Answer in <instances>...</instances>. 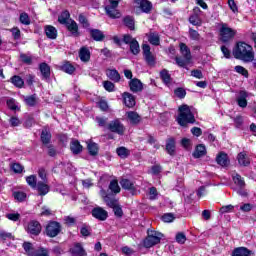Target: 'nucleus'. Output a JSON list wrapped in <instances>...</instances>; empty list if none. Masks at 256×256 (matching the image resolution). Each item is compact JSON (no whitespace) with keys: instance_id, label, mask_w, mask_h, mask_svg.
Returning a JSON list of instances; mask_svg holds the SVG:
<instances>
[{"instance_id":"f257e3e1","label":"nucleus","mask_w":256,"mask_h":256,"mask_svg":"<svg viewBox=\"0 0 256 256\" xmlns=\"http://www.w3.org/2000/svg\"><path fill=\"white\" fill-rule=\"evenodd\" d=\"M233 55L235 59H240L245 63H251L255 59V54L253 53V47L245 42H239L236 48L233 50Z\"/></svg>"},{"instance_id":"f03ea898","label":"nucleus","mask_w":256,"mask_h":256,"mask_svg":"<svg viewBox=\"0 0 256 256\" xmlns=\"http://www.w3.org/2000/svg\"><path fill=\"white\" fill-rule=\"evenodd\" d=\"M178 111V125H181V127H187L189 123H195V116L193 115V112H191V108L187 104L180 106Z\"/></svg>"},{"instance_id":"7ed1b4c3","label":"nucleus","mask_w":256,"mask_h":256,"mask_svg":"<svg viewBox=\"0 0 256 256\" xmlns=\"http://www.w3.org/2000/svg\"><path fill=\"white\" fill-rule=\"evenodd\" d=\"M161 239H163V234L161 232L148 230V236L144 240V247H146V249H151L154 245L161 243Z\"/></svg>"},{"instance_id":"20e7f679","label":"nucleus","mask_w":256,"mask_h":256,"mask_svg":"<svg viewBox=\"0 0 256 256\" xmlns=\"http://www.w3.org/2000/svg\"><path fill=\"white\" fill-rule=\"evenodd\" d=\"M119 7V1L108 0L105 6V11L108 17L111 19H119L121 17V12L117 9Z\"/></svg>"},{"instance_id":"39448f33","label":"nucleus","mask_w":256,"mask_h":256,"mask_svg":"<svg viewBox=\"0 0 256 256\" xmlns=\"http://www.w3.org/2000/svg\"><path fill=\"white\" fill-rule=\"evenodd\" d=\"M237 35V31L230 28L227 24H222L220 28V40L222 43H229Z\"/></svg>"},{"instance_id":"423d86ee","label":"nucleus","mask_w":256,"mask_h":256,"mask_svg":"<svg viewBox=\"0 0 256 256\" xmlns=\"http://www.w3.org/2000/svg\"><path fill=\"white\" fill-rule=\"evenodd\" d=\"M108 129L112 133H117V135H123V133H125V126L121 123L120 119L111 121L108 124Z\"/></svg>"},{"instance_id":"0eeeda50","label":"nucleus","mask_w":256,"mask_h":256,"mask_svg":"<svg viewBox=\"0 0 256 256\" xmlns=\"http://www.w3.org/2000/svg\"><path fill=\"white\" fill-rule=\"evenodd\" d=\"M61 233V224L59 222H50L46 226V234L48 237H57Z\"/></svg>"},{"instance_id":"6e6552de","label":"nucleus","mask_w":256,"mask_h":256,"mask_svg":"<svg viewBox=\"0 0 256 256\" xmlns=\"http://www.w3.org/2000/svg\"><path fill=\"white\" fill-rule=\"evenodd\" d=\"M92 217H94V219H97L98 221H107L109 213L102 207H95L92 210Z\"/></svg>"},{"instance_id":"1a4fd4ad","label":"nucleus","mask_w":256,"mask_h":256,"mask_svg":"<svg viewBox=\"0 0 256 256\" xmlns=\"http://www.w3.org/2000/svg\"><path fill=\"white\" fill-rule=\"evenodd\" d=\"M120 185L123 189H126L127 191H130L132 195H135L137 193V186H135V183H133L129 179H122L120 181Z\"/></svg>"},{"instance_id":"9d476101","label":"nucleus","mask_w":256,"mask_h":256,"mask_svg":"<svg viewBox=\"0 0 256 256\" xmlns=\"http://www.w3.org/2000/svg\"><path fill=\"white\" fill-rule=\"evenodd\" d=\"M27 231L30 235H39L41 233V224L38 221L32 220L28 223Z\"/></svg>"},{"instance_id":"9b49d317","label":"nucleus","mask_w":256,"mask_h":256,"mask_svg":"<svg viewBox=\"0 0 256 256\" xmlns=\"http://www.w3.org/2000/svg\"><path fill=\"white\" fill-rule=\"evenodd\" d=\"M129 87L132 93H139V91H143V83L137 78L130 80Z\"/></svg>"},{"instance_id":"f8f14e48","label":"nucleus","mask_w":256,"mask_h":256,"mask_svg":"<svg viewBox=\"0 0 256 256\" xmlns=\"http://www.w3.org/2000/svg\"><path fill=\"white\" fill-rule=\"evenodd\" d=\"M70 253L73 256H87V252L85 251L81 243H75L74 246L70 248Z\"/></svg>"},{"instance_id":"ddd939ff","label":"nucleus","mask_w":256,"mask_h":256,"mask_svg":"<svg viewBox=\"0 0 256 256\" xmlns=\"http://www.w3.org/2000/svg\"><path fill=\"white\" fill-rule=\"evenodd\" d=\"M122 99L124 101V105L126 107H135V96H133V94L129 93V92H124L122 94Z\"/></svg>"},{"instance_id":"4468645a","label":"nucleus","mask_w":256,"mask_h":256,"mask_svg":"<svg viewBox=\"0 0 256 256\" xmlns=\"http://www.w3.org/2000/svg\"><path fill=\"white\" fill-rule=\"evenodd\" d=\"M66 27L73 37H79V25H77L75 20L70 19V22L66 24Z\"/></svg>"},{"instance_id":"2eb2a0df","label":"nucleus","mask_w":256,"mask_h":256,"mask_svg":"<svg viewBox=\"0 0 256 256\" xmlns=\"http://www.w3.org/2000/svg\"><path fill=\"white\" fill-rule=\"evenodd\" d=\"M126 115L131 125H139V123H141V116H139L137 112L129 111Z\"/></svg>"},{"instance_id":"dca6fc26","label":"nucleus","mask_w":256,"mask_h":256,"mask_svg":"<svg viewBox=\"0 0 256 256\" xmlns=\"http://www.w3.org/2000/svg\"><path fill=\"white\" fill-rule=\"evenodd\" d=\"M237 160L239 165H241L242 167H248V165H251V160L245 152H240L237 156Z\"/></svg>"},{"instance_id":"f3484780","label":"nucleus","mask_w":256,"mask_h":256,"mask_svg":"<svg viewBox=\"0 0 256 256\" xmlns=\"http://www.w3.org/2000/svg\"><path fill=\"white\" fill-rule=\"evenodd\" d=\"M79 57H80V61H83V63H88V61L91 59V51H89V48L87 47L80 48Z\"/></svg>"},{"instance_id":"a211bd4d","label":"nucleus","mask_w":256,"mask_h":256,"mask_svg":"<svg viewBox=\"0 0 256 256\" xmlns=\"http://www.w3.org/2000/svg\"><path fill=\"white\" fill-rule=\"evenodd\" d=\"M40 73L42 75V79H49L51 77V67L47 63H41L39 65Z\"/></svg>"},{"instance_id":"6ab92c4d","label":"nucleus","mask_w":256,"mask_h":256,"mask_svg":"<svg viewBox=\"0 0 256 256\" xmlns=\"http://www.w3.org/2000/svg\"><path fill=\"white\" fill-rule=\"evenodd\" d=\"M216 162L221 167H228L229 166V156H227V154L221 152L220 154L217 155Z\"/></svg>"},{"instance_id":"aec40b11","label":"nucleus","mask_w":256,"mask_h":256,"mask_svg":"<svg viewBox=\"0 0 256 256\" xmlns=\"http://www.w3.org/2000/svg\"><path fill=\"white\" fill-rule=\"evenodd\" d=\"M247 97H249V95L246 91L242 90L239 92V96L237 97V103L239 107H242V109H245V107H247Z\"/></svg>"},{"instance_id":"412c9836","label":"nucleus","mask_w":256,"mask_h":256,"mask_svg":"<svg viewBox=\"0 0 256 256\" xmlns=\"http://www.w3.org/2000/svg\"><path fill=\"white\" fill-rule=\"evenodd\" d=\"M106 75L111 81H114V83H119V81H121V75H119L117 70L108 69Z\"/></svg>"},{"instance_id":"4be33fe9","label":"nucleus","mask_w":256,"mask_h":256,"mask_svg":"<svg viewBox=\"0 0 256 256\" xmlns=\"http://www.w3.org/2000/svg\"><path fill=\"white\" fill-rule=\"evenodd\" d=\"M61 71L67 73L68 75H73L75 73V66L71 62L66 61L60 66Z\"/></svg>"},{"instance_id":"5701e85b","label":"nucleus","mask_w":256,"mask_h":256,"mask_svg":"<svg viewBox=\"0 0 256 256\" xmlns=\"http://www.w3.org/2000/svg\"><path fill=\"white\" fill-rule=\"evenodd\" d=\"M10 82L14 87H17L18 89H23V86L25 85V81H23V78L17 75H14L10 78Z\"/></svg>"},{"instance_id":"b1692460","label":"nucleus","mask_w":256,"mask_h":256,"mask_svg":"<svg viewBox=\"0 0 256 256\" xmlns=\"http://www.w3.org/2000/svg\"><path fill=\"white\" fill-rule=\"evenodd\" d=\"M205 155H207V149L205 148V145H198L193 153V157H195V159H199Z\"/></svg>"},{"instance_id":"393cba45","label":"nucleus","mask_w":256,"mask_h":256,"mask_svg":"<svg viewBox=\"0 0 256 256\" xmlns=\"http://www.w3.org/2000/svg\"><path fill=\"white\" fill-rule=\"evenodd\" d=\"M90 35L94 41H103V39H105V34L99 29H91Z\"/></svg>"},{"instance_id":"a878e982","label":"nucleus","mask_w":256,"mask_h":256,"mask_svg":"<svg viewBox=\"0 0 256 256\" xmlns=\"http://www.w3.org/2000/svg\"><path fill=\"white\" fill-rule=\"evenodd\" d=\"M137 5H140L141 10L143 13H149L151 11V2L148 0H136Z\"/></svg>"},{"instance_id":"bb28decb","label":"nucleus","mask_w":256,"mask_h":256,"mask_svg":"<svg viewBox=\"0 0 256 256\" xmlns=\"http://www.w3.org/2000/svg\"><path fill=\"white\" fill-rule=\"evenodd\" d=\"M251 251L245 247H238L232 252V256H250Z\"/></svg>"},{"instance_id":"cd10ccee","label":"nucleus","mask_w":256,"mask_h":256,"mask_svg":"<svg viewBox=\"0 0 256 256\" xmlns=\"http://www.w3.org/2000/svg\"><path fill=\"white\" fill-rule=\"evenodd\" d=\"M36 189L39 193V195H47L49 193V185L45 182H38L36 185Z\"/></svg>"},{"instance_id":"c85d7f7f","label":"nucleus","mask_w":256,"mask_h":256,"mask_svg":"<svg viewBox=\"0 0 256 256\" xmlns=\"http://www.w3.org/2000/svg\"><path fill=\"white\" fill-rule=\"evenodd\" d=\"M45 33L48 39H57V28L51 25L45 26Z\"/></svg>"},{"instance_id":"c756f323","label":"nucleus","mask_w":256,"mask_h":256,"mask_svg":"<svg viewBox=\"0 0 256 256\" xmlns=\"http://www.w3.org/2000/svg\"><path fill=\"white\" fill-rule=\"evenodd\" d=\"M232 179L235 185H237V187H239L240 189H243V187H245V179L241 177V175H239L238 173L232 174Z\"/></svg>"},{"instance_id":"7c9ffc66","label":"nucleus","mask_w":256,"mask_h":256,"mask_svg":"<svg viewBox=\"0 0 256 256\" xmlns=\"http://www.w3.org/2000/svg\"><path fill=\"white\" fill-rule=\"evenodd\" d=\"M148 41L151 45L158 46L161 43V38L159 37V33L152 32L148 35Z\"/></svg>"},{"instance_id":"2f4dec72","label":"nucleus","mask_w":256,"mask_h":256,"mask_svg":"<svg viewBox=\"0 0 256 256\" xmlns=\"http://www.w3.org/2000/svg\"><path fill=\"white\" fill-rule=\"evenodd\" d=\"M70 149L72 153H74V155H79V153L83 151V146H81V143H79V141L74 140L70 144Z\"/></svg>"},{"instance_id":"473e14b6","label":"nucleus","mask_w":256,"mask_h":256,"mask_svg":"<svg viewBox=\"0 0 256 256\" xmlns=\"http://www.w3.org/2000/svg\"><path fill=\"white\" fill-rule=\"evenodd\" d=\"M69 17H71V14L69 11L65 10L59 15L58 22H60L61 25H67L71 21Z\"/></svg>"},{"instance_id":"72a5a7b5","label":"nucleus","mask_w":256,"mask_h":256,"mask_svg":"<svg viewBox=\"0 0 256 256\" xmlns=\"http://www.w3.org/2000/svg\"><path fill=\"white\" fill-rule=\"evenodd\" d=\"M180 51L186 61H191V50H189L185 43L180 44Z\"/></svg>"},{"instance_id":"f704fd0d","label":"nucleus","mask_w":256,"mask_h":256,"mask_svg":"<svg viewBox=\"0 0 256 256\" xmlns=\"http://www.w3.org/2000/svg\"><path fill=\"white\" fill-rule=\"evenodd\" d=\"M166 151L168 155H175V139L170 138L167 140Z\"/></svg>"},{"instance_id":"c9c22d12","label":"nucleus","mask_w":256,"mask_h":256,"mask_svg":"<svg viewBox=\"0 0 256 256\" xmlns=\"http://www.w3.org/2000/svg\"><path fill=\"white\" fill-rule=\"evenodd\" d=\"M160 77L163 81V83H165L167 85V87H169L171 85V74H169V71L167 70H162L160 72Z\"/></svg>"},{"instance_id":"e433bc0d","label":"nucleus","mask_w":256,"mask_h":256,"mask_svg":"<svg viewBox=\"0 0 256 256\" xmlns=\"http://www.w3.org/2000/svg\"><path fill=\"white\" fill-rule=\"evenodd\" d=\"M124 25L128 27L130 31H135V19L131 16H126L123 19Z\"/></svg>"},{"instance_id":"4c0bfd02","label":"nucleus","mask_w":256,"mask_h":256,"mask_svg":"<svg viewBox=\"0 0 256 256\" xmlns=\"http://www.w3.org/2000/svg\"><path fill=\"white\" fill-rule=\"evenodd\" d=\"M41 141L43 145H49L51 143V133L47 129L42 130Z\"/></svg>"},{"instance_id":"58836bf2","label":"nucleus","mask_w":256,"mask_h":256,"mask_svg":"<svg viewBox=\"0 0 256 256\" xmlns=\"http://www.w3.org/2000/svg\"><path fill=\"white\" fill-rule=\"evenodd\" d=\"M116 153L121 159H127L131 152L126 147H119L116 149Z\"/></svg>"},{"instance_id":"ea45409f","label":"nucleus","mask_w":256,"mask_h":256,"mask_svg":"<svg viewBox=\"0 0 256 256\" xmlns=\"http://www.w3.org/2000/svg\"><path fill=\"white\" fill-rule=\"evenodd\" d=\"M109 189L112 193H121V187H119V182L117 180H112L110 182Z\"/></svg>"},{"instance_id":"a19ab883","label":"nucleus","mask_w":256,"mask_h":256,"mask_svg":"<svg viewBox=\"0 0 256 256\" xmlns=\"http://www.w3.org/2000/svg\"><path fill=\"white\" fill-rule=\"evenodd\" d=\"M130 51L132 55H139L141 48L137 40H134V42L130 44Z\"/></svg>"},{"instance_id":"79ce46f5","label":"nucleus","mask_w":256,"mask_h":256,"mask_svg":"<svg viewBox=\"0 0 256 256\" xmlns=\"http://www.w3.org/2000/svg\"><path fill=\"white\" fill-rule=\"evenodd\" d=\"M26 182L32 189H37V176L30 175L26 177Z\"/></svg>"},{"instance_id":"37998d69","label":"nucleus","mask_w":256,"mask_h":256,"mask_svg":"<svg viewBox=\"0 0 256 256\" xmlns=\"http://www.w3.org/2000/svg\"><path fill=\"white\" fill-rule=\"evenodd\" d=\"M26 255L32 256L35 250H33V244L31 242H24L22 245Z\"/></svg>"},{"instance_id":"c03bdc74","label":"nucleus","mask_w":256,"mask_h":256,"mask_svg":"<svg viewBox=\"0 0 256 256\" xmlns=\"http://www.w3.org/2000/svg\"><path fill=\"white\" fill-rule=\"evenodd\" d=\"M13 197H14V199H16V201L23 203V201H25V199H27V194L25 192L16 191L13 193Z\"/></svg>"},{"instance_id":"a18cd8bd","label":"nucleus","mask_w":256,"mask_h":256,"mask_svg":"<svg viewBox=\"0 0 256 256\" xmlns=\"http://www.w3.org/2000/svg\"><path fill=\"white\" fill-rule=\"evenodd\" d=\"M25 103L29 107H35V105H37V96L36 95L27 96L25 98Z\"/></svg>"},{"instance_id":"49530a36","label":"nucleus","mask_w":256,"mask_h":256,"mask_svg":"<svg viewBox=\"0 0 256 256\" xmlns=\"http://www.w3.org/2000/svg\"><path fill=\"white\" fill-rule=\"evenodd\" d=\"M87 147L90 155L95 156L99 153V146H97V143H89Z\"/></svg>"},{"instance_id":"de8ad7c7","label":"nucleus","mask_w":256,"mask_h":256,"mask_svg":"<svg viewBox=\"0 0 256 256\" xmlns=\"http://www.w3.org/2000/svg\"><path fill=\"white\" fill-rule=\"evenodd\" d=\"M19 21L22 25H31V18H29V14L25 12L20 14Z\"/></svg>"},{"instance_id":"09e8293b","label":"nucleus","mask_w":256,"mask_h":256,"mask_svg":"<svg viewBox=\"0 0 256 256\" xmlns=\"http://www.w3.org/2000/svg\"><path fill=\"white\" fill-rule=\"evenodd\" d=\"M7 107L11 109V111H19V106L17 105V101L15 99L10 98L6 102Z\"/></svg>"},{"instance_id":"8fccbe9b","label":"nucleus","mask_w":256,"mask_h":256,"mask_svg":"<svg viewBox=\"0 0 256 256\" xmlns=\"http://www.w3.org/2000/svg\"><path fill=\"white\" fill-rule=\"evenodd\" d=\"M32 256H49V250H47L44 247H40L34 250V253Z\"/></svg>"},{"instance_id":"3c124183","label":"nucleus","mask_w":256,"mask_h":256,"mask_svg":"<svg viewBox=\"0 0 256 256\" xmlns=\"http://www.w3.org/2000/svg\"><path fill=\"white\" fill-rule=\"evenodd\" d=\"M175 61L178 67H185L186 65H189V61L191 60H187V58L176 57Z\"/></svg>"},{"instance_id":"603ef678","label":"nucleus","mask_w":256,"mask_h":256,"mask_svg":"<svg viewBox=\"0 0 256 256\" xmlns=\"http://www.w3.org/2000/svg\"><path fill=\"white\" fill-rule=\"evenodd\" d=\"M176 97H178V99H185V96L187 95V91H185V89L183 88H177L174 91Z\"/></svg>"},{"instance_id":"864d4df0","label":"nucleus","mask_w":256,"mask_h":256,"mask_svg":"<svg viewBox=\"0 0 256 256\" xmlns=\"http://www.w3.org/2000/svg\"><path fill=\"white\" fill-rule=\"evenodd\" d=\"M103 86L106 91H109V92L115 91V84H113L111 81H104Z\"/></svg>"},{"instance_id":"5fc2aeb1","label":"nucleus","mask_w":256,"mask_h":256,"mask_svg":"<svg viewBox=\"0 0 256 256\" xmlns=\"http://www.w3.org/2000/svg\"><path fill=\"white\" fill-rule=\"evenodd\" d=\"M105 203L108 205V207H111V209H113L114 207L118 206L119 203L117 202V200L115 199H111L109 197L105 198Z\"/></svg>"},{"instance_id":"6e6d98bb","label":"nucleus","mask_w":256,"mask_h":256,"mask_svg":"<svg viewBox=\"0 0 256 256\" xmlns=\"http://www.w3.org/2000/svg\"><path fill=\"white\" fill-rule=\"evenodd\" d=\"M174 219L175 216L172 213H166L162 216V221H164V223H172Z\"/></svg>"},{"instance_id":"4d7b16f0","label":"nucleus","mask_w":256,"mask_h":256,"mask_svg":"<svg viewBox=\"0 0 256 256\" xmlns=\"http://www.w3.org/2000/svg\"><path fill=\"white\" fill-rule=\"evenodd\" d=\"M189 21L192 25H201V19H199L197 14L191 15Z\"/></svg>"},{"instance_id":"13d9d810","label":"nucleus","mask_w":256,"mask_h":256,"mask_svg":"<svg viewBox=\"0 0 256 256\" xmlns=\"http://www.w3.org/2000/svg\"><path fill=\"white\" fill-rule=\"evenodd\" d=\"M176 241L177 243H179L180 245L185 244V241H187V237L185 236L184 233L180 232L176 235Z\"/></svg>"},{"instance_id":"bf43d9fd","label":"nucleus","mask_w":256,"mask_h":256,"mask_svg":"<svg viewBox=\"0 0 256 256\" xmlns=\"http://www.w3.org/2000/svg\"><path fill=\"white\" fill-rule=\"evenodd\" d=\"M233 209H235V206L233 205H226V206H222L220 208V213L223 215L225 213H231L233 211Z\"/></svg>"},{"instance_id":"052dcab7","label":"nucleus","mask_w":256,"mask_h":256,"mask_svg":"<svg viewBox=\"0 0 256 256\" xmlns=\"http://www.w3.org/2000/svg\"><path fill=\"white\" fill-rule=\"evenodd\" d=\"M235 71L236 73H240V75H243L244 77H249V72L243 66H236Z\"/></svg>"},{"instance_id":"680f3d73","label":"nucleus","mask_w":256,"mask_h":256,"mask_svg":"<svg viewBox=\"0 0 256 256\" xmlns=\"http://www.w3.org/2000/svg\"><path fill=\"white\" fill-rule=\"evenodd\" d=\"M144 57H145V61L148 65H150V66L155 65V57L153 56L152 53L146 54Z\"/></svg>"},{"instance_id":"e2e57ef3","label":"nucleus","mask_w":256,"mask_h":256,"mask_svg":"<svg viewBox=\"0 0 256 256\" xmlns=\"http://www.w3.org/2000/svg\"><path fill=\"white\" fill-rule=\"evenodd\" d=\"M134 41H137V39L133 38V36L126 34L123 36V42L126 45H131Z\"/></svg>"},{"instance_id":"0e129e2a","label":"nucleus","mask_w":256,"mask_h":256,"mask_svg":"<svg viewBox=\"0 0 256 256\" xmlns=\"http://www.w3.org/2000/svg\"><path fill=\"white\" fill-rule=\"evenodd\" d=\"M6 217L10 221H19L21 214L20 213H9V214H6Z\"/></svg>"},{"instance_id":"69168bd1","label":"nucleus","mask_w":256,"mask_h":256,"mask_svg":"<svg viewBox=\"0 0 256 256\" xmlns=\"http://www.w3.org/2000/svg\"><path fill=\"white\" fill-rule=\"evenodd\" d=\"M20 58L23 63H26V65H31V63H33V58H31V56H27V54H21Z\"/></svg>"},{"instance_id":"338daca9","label":"nucleus","mask_w":256,"mask_h":256,"mask_svg":"<svg viewBox=\"0 0 256 256\" xmlns=\"http://www.w3.org/2000/svg\"><path fill=\"white\" fill-rule=\"evenodd\" d=\"M78 21H79V23H81V25H83V27H89V21L87 20L85 15L80 14L78 16Z\"/></svg>"},{"instance_id":"774afa93","label":"nucleus","mask_w":256,"mask_h":256,"mask_svg":"<svg viewBox=\"0 0 256 256\" xmlns=\"http://www.w3.org/2000/svg\"><path fill=\"white\" fill-rule=\"evenodd\" d=\"M11 169L14 173H23V167L19 163L12 164Z\"/></svg>"}]
</instances>
